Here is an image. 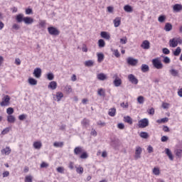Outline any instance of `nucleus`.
I'll return each instance as SVG.
<instances>
[{"mask_svg":"<svg viewBox=\"0 0 182 182\" xmlns=\"http://www.w3.org/2000/svg\"><path fill=\"white\" fill-rule=\"evenodd\" d=\"M10 102H11V97H9V95H5L2 98V102L0 103V105L1 106V107L9 106V105H11Z\"/></svg>","mask_w":182,"mask_h":182,"instance_id":"f257e3e1","label":"nucleus"},{"mask_svg":"<svg viewBox=\"0 0 182 182\" xmlns=\"http://www.w3.org/2000/svg\"><path fill=\"white\" fill-rule=\"evenodd\" d=\"M110 146L113 147L114 150H119L120 146V141L117 139H111Z\"/></svg>","mask_w":182,"mask_h":182,"instance_id":"f03ea898","label":"nucleus"},{"mask_svg":"<svg viewBox=\"0 0 182 182\" xmlns=\"http://www.w3.org/2000/svg\"><path fill=\"white\" fill-rule=\"evenodd\" d=\"M48 33L52 35L53 36H58L60 31L59 30L53 26H50L48 28Z\"/></svg>","mask_w":182,"mask_h":182,"instance_id":"7ed1b4c3","label":"nucleus"},{"mask_svg":"<svg viewBox=\"0 0 182 182\" xmlns=\"http://www.w3.org/2000/svg\"><path fill=\"white\" fill-rule=\"evenodd\" d=\"M152 65L156 69H163V63L159 58H154L152 60Z\"/></svg>","mask_w":182,"mask_h":182,"instance_id":"20e7f679","label":"nucleus"},{"mask_svg":"<svg viewBox=\"0 0 182 182\" xmlns=\"http://www.w3.org/2000/svg\"><path fill=\"white\" fill-rule=\"evenodd\" d=\"M138 126L139 129H144L145 127H147V126H149V119L144 118L139 120Z\"/></svg>","mask_w":182,"mask_h":182,"instance_id":"39448f33","label":"nucleus"},{"mask_svg":"<svg viewBox=\"0 0 182 182\" xmlns=\"http://www.w3.org/2000/svg\"><path fill=\"white\" fill-rule=\"evenodd\" d=\"M143 151V149H141V147L136 146L135 149V156L134 159L135 160H139V159L141 158V152Z\"/></svg>","mask_w":182,"mask_h":182,"instance_id":"423d86ee","label":"nucleus"},{"mask_svg":"<svg viewBox=\"0 0 182 182\" xmlns=\"http://www.w3.org/2000/svg\"><path fill=\"white\" fill-rule=\"evenodd\" d=\"M53 100L56 102H60L63 97V93L62 92H58L56 94H53Z\"/></svg>","mask_w":182,"mask_h":182,"instance_id":"0eeeda50","label":"nucleus"},{"mask_svg":"<svg viewBox=\"0 0 182 182\" xmlns=\"http://www.w3.org/2000/svg\"><path fill=\"white\" fill-rule=\"evenodd\" d=\"M128 80L132 85H137V83H139V80L133 74H129L128 75Z\"/></svg>","mask_w":182,"mask_h":182,"instance_id":"6e6552de","label":"nucleus"},{"mask_svg":"<svg viewBox=\"0 0 182 182\" xmlns=\"http://www.w3.org/2000/svg\"><path fill=\"white\" fill-rule=\"evenodd\" d=\"M33 75L36 77V79H39L41 76H42V69L40 68H36L34 69Z\"/></svg>","mask_w":182,"mask_h":182,"instance_id":"1a4fd4ad","label":"nucleus"},{"mask_svg":"<svg viewBox=\"0 0 182 182\" xmlns=\"http://www.w3.org/2000/svg\"><path fill=\"white\" fill-rule=\"evenodd\" d=\"M127 63L128 65H131V66H136L139 63V60L129 57L127 58Z\"/></svg>","mask_w":182,"mask_h":182,"instance_id":"9d476101","label":"nucleus"},{"mask_svg":"<svg viewBox=\"0 0 182 182\" xmlns=\"http://www.w3.org/2000/svg\"><path fill=\"white\" fill-rule=\"evenodd\" d=\"M11 151H12V150L11 149V148L9 146H6V148H4L1 150V153L2 156H9V154H11Z\"/></svg>","mask_w":182,"mask_h":182,"instance_id":"9b49d317","label":"nucleus"},{"mask_svg":"<svg viewBox=\"0 0 182 182\" xmlns=\"http://www.w3.org/2000/svg\"><path fill=\"white\" fill-rule=\"evenodd\" d=\"M178 46L177 39L173 38L169 41V46L170 48H177Z\"/></svg>","mask_w":182,"mask_h":182,"instance_id":"f8f14e48","label":"nucleus"},{"mask_svg":"<svg viewBox=\"0 0 182 182\" xmlns=\"http://www.w3.org/2000/svg\"><path fill=\"white\" fill-rule=\"evenodd\" d=\"M165 153L166 156H168L171 161H173V160H174V156H173V153H171V150H170V149L168 148L165 149Z\"/></svg>","mask_w":182,"mask_h":182,"instance_id":"ddd939ff","label":"nucleus"},{"mask_svg":"<svg viewBox=\"0 0 182 182\" xmlns=\"http://www.w3.org/2000/svg\"><path fill=\"white\" fill-rule=\"evenodd\" d=\"M101 38L106 39L107 41H110V34L106 31H102L100 33Z\"/></svg>","mask_w":182,"mask_h":182,"instance_id":"4468645a","label":"nucleus"},{"mask_svg":"<svg viewBox=\"0 0 182 182\" xmlns=\"http://www.w3.org/2000/svg\"><path fill=\"white\" fill-rule=\"evenodd\" d=\"M141 48L142 49H150V42L147 40L144 41L141 45Z\"/></svg>","mask_w":182,"mask_h":182,"instance_id":"2eb2a0df","label":"nucleus"},{"mask_svg":"<svg viewBox=\"0 0 182 182\" xmlns=\"http://www.w3.org/2000/svg\"><path fill=\"white\" fill-rule=\"evenodd\" d=\"M113 22L114 27L119 28V26H120V23H122V18L116 17L115 19H114Z\"/></svg>","mask_w":182,"mask_h":182,"instance_id":"dca6fc26","label":"nucleus"},{"mask_svg":"<svg viewBox=\"0 0 182 182\" xmlns=\"http://www.w3.org/2000/svg\"><path fill=\"white\" fill-rule=\"evenodd\" d=\"M48 89H51V90H55L56 87H58V83L55 81H51L48 85Z\"/></svg>","mask_w":182,"mask_h":182,"instance_id":"f3484780","label":"nucleus"},{"mask_svg":"<svg viewBox=\"0 0 182 182\" xmlns=\"http://www.w3.org/2000/svg\"><path fill=\"white\" fill-rule=\"evenodd\" d=\"M97 62L99 63H102V62H103V60H105V54H103V53H97Z\"/></svg>","mask_w":182,"mask_h":182,"instance_id":"a211bd4d","label":"nucleus"},{"mask_svg":"<svg viewBox=\"0 0 182 182\" xmlns=\"http://www.w3.org/2000/svg\"><path fill=\"white\" fill-rule=\"evenodd\" d=\"M23 22L26 23V25H32V23L33 22V18L31 17H24Z\"/></svg>","mask_w":182,"mask_h":182,"instance_id":"6ab92c4d","label":"nucleus"},{"mask_svg":"<svg viewBox=\"0 0 182 182\" xmlns=\"http://www.w3.org/2000/svg\"><path fill=\"white\" fill-rule=\"evenodd\" d=\"M83 152V148L82 146H77L74 149V154L76 156H78V154H81V153Z\"/></svg>","mask_w":182,"mask_h":182,"instance_id":"aec40b11","label":"nucleus"},{"mask_svg":"<svg viewBox=\"0 0 182 182\" xmlns=\"http://www.w3.org/2000/svg\"><path fill=\"white\" fill-rule=\"evenodd\" d=\"M141 72H143V73H146L149 72V70H150V68L149 67V65H147V64H142L141 67Z\"/></svg>","mask_w":182,"mask_h":182,"instance_id":"412c9836","label":"nucleus"},{"mask_svg":"<svg viewBox=\"0 0 182 182\" xmlns=\"http://www.w3.org/2000/svg\"><path fill=\"white\" fill-rule=\"evenodd\" d=\"M169 73L170 75H171V76H173V77H177V76H178V70L172 68L169 70Z\"/></svg>","mask_w":182,"mask_h":182,"instance_id":"4be33fe9","label":"nucleus"},{"mask_svg":"<svg viewBox=\"0 0 182 182\" xmlns=\"http://www.w3.org/2000/svg\"><path fill=\"white\" fill-rule=\"evenodd\" d=\"M173 9L175 12H180V11H182V5L176 4L173 6Z\"/></svg>","mask_w":182,"mask_h":182,"instance_id":"5701e85b","label":"nucleus"},{"mask_svg":"<svg viewBox=\"0 0 182 182\" xmlns=\"http://www.w3.org/2000/svg\"><path fill=\"white\" fill-rule=\"evenodd\" d=\"M124 122H125V123H128V124H133V119L130 116L124 117Z\"/></svg>","mask_w":182,"mask_h":182,"instance_id":"b1692460","label":"nucleus"},{"mask_svg":"<svg viewBox=\"0 0 182 182\" xmlns=\"http://www.w3.org/2000/svg\"><path fill=\"white\" fill-rule=\"evenodd\" d=\"M84 65L87 68H92V66H93V65H95V61H93L92 60H86L85 62Z\"/></svg>","mask_w":182,"mask_h":182,"instance_id":"393cba45","label":"nucleus"},{"mask_svg":"<svg viewBox=\"0 0 182 182\" xmlns=\"http://www.w3.org/2000/svg\"><path fill=\"white\" fill-rule=\"evenodd\" d=\"M113 83L116 87H119V86L122 85V79L117 77L114 80Z\"/></svg>","mask_w":182,"mask_h":182,"instance_id":"a878e982","label":"nucleus"},{"mask_svg":"<svg viewBox=\"0 0 182 182\" xmlns=\"http://www.w3.org/2000/svg\"><path fill=\"white\" fill-rule=\"evenodd\" d=\"M28 83L29 85H31V86H36V85H38V80H36L34 78L32 77H29L28 78Z\"/></svg>","mask_w":182,"mask_h":182,"instance_id":"bb28decb","label":"nucleus"},{"mask_svg":"<svg viewBox=\"0 0 182 182\" xmlns=\"http://www.w3.org/2000/svg\"><path fill=\"white\" fill-rule=\"evenodd\" d=\"M23 18H25V17H23V14H18L16 16V21H17L18 23H21V22L23 21Z\"/></svg>","mask_w":182,"mask_h":182,"instance_id":"cd10ccee","label":"nucleus"},{"mask_svg":"<svg viewBox=\"0 0 182 182\" xmlns=\"http://www.w3.org/2000/svg\"><path fill=\"white\" fill-rule=\"evenodd\" d=\"M33 146L34 149H36V150H39L42 147V142L35 141L33 144Z\"/></svg>","mask_w":182,"mask_h":182,"instance_id":"c85d7f7f","label":"nucleus"},{"mask_svg":"<svg viewBox=\"0 0 182 182\" xmlns=\"http://www.w3.org/2000/svg\"><path fill=\"white\" fill-rule=\"evenodd\" d=\"M171 29H173V25L170 23H166L164 27V31H166V32H170Z\"/></svg>","mask_w":182,"mask_h":182,"instance_id":"c756f323","label":"nucleus"},{"mask_svg":"<svg viewBox=\"0 0 182 182\" xmlns=\"http://www.w3.org/2000/svg\"><path fill=\"white\" fill-rule=\"evenodd\" d=\"M90 123V121L86 118H84L83 120L81 122V124L84 127H87Z\"/></svg>","mask_w":182,"mask_h":182,"instance_id":"7c9ffc66","label":"nucleus"},{"mask_svg":"<svg viewBox=\"0 0 182 182\" xmlns=\"http://www.w3.org/2000/svg\"><path fill=\"white\" fill-rule=\"evenodd\" d=\"M109 116L111 117H114L116 116V108H111L108 112Z\"/></svg>","mask_w":182,"mask_h":182,"instance_id":"2f4dec72","label":"nucleus"},{"mask_svg":"<svg viewBox=\"0 0 182 182\" xmlns=\"http://www.w3.org/2000/svg\"><path fill=\"white\" fill-rule=\"evenodd\" d=\"M15 120H16V119L14 115H9L7 117V122H9V123H15Z\"/></svg>","mask_w":182,"mask_h":182,"instance_id":"473e14b6","label":"nucleus"},{"mask_svg":"<svg viewBox=\"0 0 182 182\" xmlns=\"http://www.w3.org/2000/svg\"><path fill=\"white\" fill-rule=\"evenodd\" d=\"M97 79H99V80H106L107 77L104 73H100L97 75Z\"/></svg>","mask_w":182,"mask_h":182,"instance_id":"72a5a7b5","label":"nucleus"},{"mask_svg":"<svg viewBox=\"0 0 182 182\" xmlns=\"http://www.w3.org/2000/svg\"><path fill=\"white\" fill-rule=\"evenodd\" d=\"M64 144H65V143L63 141H60V142L55 141L53 143L54 147L62 148V147H63Z\"/></svg>","mask_w":182,"mask_h":182,"instance_id":"f704fd0d","label":"nucleus"},{"mask_svg":"<svg viewBox=\"0 0 182 182\" xmlns=\"http://www.w3.org/2000/svg\"><path fill=\"white\" fill-rule=\"evenodd\" d=\"M124 10L125 12H133V8L130 5H126L124 6Z\"/></svg>","mask_w":182,"mask_h":182,"instance_id":"c9c22d12","label":"nucleus"},{"mask_svg":"<svg viewBox=\"0 0 182 182\" xmlns=\"http://www.w3.org/2000/svg\"><path fill=\"white\" fill-rule=\"evenodd\" d=\"M97 95L99 96H102L103 97H105V96H106V92H105V90H103V88H100L97 91Z\"/></svg>","mask_w":182,"mask_h":182,"instance_id":"e433bc0d","label":"nucleus"},{"mask_svg":"<svg viewBox=\"0 0 182 182\" xmlns=\"http://www.w3.org/2000/svg\"><path fill=\"white\" fill-rule=\"evenodd\" d=\"M139 136L141 139H149V133L146 132H141Z\"/></svg>","mask_w":182,"mask_h":182,"instance_id":"4c0bfd02","label":"nucleus"},{"mask_svg":"<svg viewBox=\"0 0 182 182\" xmlns=\"http://www.w3.org/2000/svg\"><path fill=\"white\" fill-rule=\"evenodd\" d=\"M105 45H106V43H105V40L100 39L98 41V46H99V48H105Z\"/></svg>","mask_w":182,"mask_h":182,"instance_id":"58836bf2","label":"nucleus"},{"mask_svg":"<svg viewBox=\"0 0 182 182\" xmlns=\"http://www.w3.org/2000/svg\"><path fill=\"white\" fill-rule=\"evenodd\" d=\"M175 154L176 157H178V159H181L182 157V150L181 149H176L175 151Z\"/></svg>","mask_w":182,"mask_h":182,"instance_id":"ea45409f","label":"nucleus"},{"mask_svg":"<svg viewBox=\"0 0 182 182\" xmlns=\"http://www.w3.org/2000/svg\"><path fill=\"white\" fill-rule=\"evenodd\" d=\"M181 53V48L178 47L175 51H173L174 56H178Z\"/></svg>","mask_w":182,"mask_h":182,"instance_id":"a19ab883","label":"nucleus"},{"mask_svg":"<svg viewBox=\"0 0 182 182\" xmlns=\"http://www.w3.org/2000/svg\"><path fill=\"white\" fill-rule=\"evenodd\" d=\"M167 122H168V117H164V118H162L161 119H157L156 123H159V124L167 123Z\"/></svg>","mask_w":182,"mask_h":182,"instance_id":"79ce46f5","label":"nucleus"},{"mask_svg":"<svg viewBox=\"0 0 182 182\" xmlns=\"http://www.w3.org/2000/svg\"><path fill=\"white\" fill-rule=\"evenodd\" d=\"M137 102L138 103H139V105H143V103H144V97L143 96L138 97Z\"/></svg>","mask_w":182,"mask_h":182,"instance_id":"37998d69","label":"nucleus"},{"mask_svg":"<svg viewBox=\"0 0 182 182\" xmlns=\"http://www.w3.org/2000/svg\"><path fill=\"white\" fill-rule=\"evenodd\" d=\"M47 79L48 80H53V79H55V75H53V73H50L47 74Z\"/></svg>","mask_w":182,"mask_h":182,"instance_id":"c03bdc74","label":"nucleus"},{"mask_svg":"<svg viewBox=\"0 0 182 182\" xmlns=\"http://www.w3.org/2000/svg\"><path fill=\"white\" fill-rule=\"evenodd\" d=\"M76 172L78 174H83V167L82 166L76 167Z\"/></svg>","mask_w":182,"mask_h":182,"instance_id":"a18cd8bd","label":"nucleus"},{"mask_svg":"<svg viewBox=\"0 0 182 182\" xmlns=\"http://www.w3.org/2000/svg\"><path fill=\"white\" fill-rule=\"evenodd\" d=\"M153 173L155 176H159L160 175V169H159V168H153Z\"/></svg>","mask_w":182,"mask_h":182,"instance_id":"49530a36","label":"nucleus"},{"mask_svg":"<svg viewBox=\"0 0 182 182\" xmlns=\"http://www.w3.org/2000/svg\"><path fill=\"white\" fill-rule=\"evenodd\" d=\"M58 173H60V174L65 173V168L63 166H59L57 168Z\"/></svg>","mask_w":182,"mask_h":182,"instance_id":"de8ad7c7","label":"nucleus"},{"mask_svg":"<svg viewBox=\"0 0 182 182\" xmlns=\"http://www.w3.org/2000/svg\"><path fill=\"white\" fill-rule=\"evenodd\" d=\"M158 21L159 22H161V23H163V22L166 21V16H164V15L159 16V17L158 18Z\"/></svg>","mask_w":182,"mask_h":182,"instance_id":"09e8293b","label":"nucleus"},{"mask_svg":"<svg viewBox=\"0 0 182 182\" xmlns=\"http://www.w3.org/2000/svg\"><path fill=\"white\" fill-rule=\"evenodd\" d=\"M12 29H14V31H19L21 29V26L18 24L14 23L12 26Z\"/></svg>","mask_w":182,"mask_h":182,"instance_id":"8fccbe9b","label":"nucleus"},{"mask_svg":"<svg viewBox=\"0 0 182 182\" xmlns=\"http://www.w3.org/2000/svg\"><path fill=\"white\" fill-rule=\"evenodd\" d=\"M120 43L122 45H126L127 43V37H124L122 38H120Z\"/></svg>","mask_w":182,"mask_h":182,"instance_id":"3c124183","label":"nucleus"},{"mask_svg":"<svg viewBox=\"0 0 182 182\" xmlns=\"http://www.w3.org/2000/svg\"><path fill=\"white\" fill-rule=\"evenodd\" d=\"M164 63H170V62H171V60H170V58L167 57V56H164V60H163Z\"/></svg>","mask_w":182,"mask_h":182,"instance_id":"603ef678","label":"nucleus"},{"mask_svg":"<svg viewBox=\"0 0 182 182\" xmlns=\"http://www.w3.org/2000/svg\"><path fill=\"white\" fill-rule=\"evenodd\" d=\"M121 107H123V109H129V102L124 103L122 102L120 104Z\"/></svg>","mask_w":182,"mask_h":182,"instance_id":"864d4df0","label":"nucleus"},{"mask_svg":"<svg viewBox=\"0 0 182 182\" xmlns=\"http://www.w3.org/2000/svg\"><path fill=\"white\" fill-rule=\"evenodd\" d=\"M6 113L7 114H9L11 116V114H12L14 113V108L12 107H9L7 109H6Z\"/></svg>","mask_w":182,"mask_h":182,"instance_id":"5fc2aeb1","label":"nucleus"},{"mask_svg":"<svg viewBox=\"0 0 182 182\" xmlns=\"http://www.w3.org/2000/svg\"><path fill=\"white\" fill-rule=\"evenodd\" d=\"M162 52L164 55H169L170 54V50L167 48H164L162 49Z\"/></svg>","mask_w":182,"mask_h":182,"instance_id":"6e6d98bb","label":"nucleus"},{"mask_svg":"<svg viewBox=\"0 0 182 182\" xmlns=\"http://www.w3.org/2000/svg\"><path fill=\"white\" fill-rule=\"evenodd\" d=\"M80 159H87V157H89V156L87 155V152H82V154L80 155Z\"/></svg>","mask_w":182,"mask_h":182,"instance_id":"4d7b16f0","label":"nucleus"},{"mask_svg":"<svg viewBox=\"0 0 182 182\" xmlns=\"http://www.w3.org/2000/svg\"><path fill=\"white\" fill-rule=\"evenodd\" d=\"M32 176H27L25 177V182H32Z\"/></svg>","mask_w":182,"mask_h":182,"instance_id":"13d9d810","label":"nucleus"},{"mask_svg":"<svg viewBox=\"0 0 182 182\" xmlns=\"http://www.w3.org/2000/svg\"><path fill=\"white\" fill-rule=\"evenodd\" d=\"M97 124L98 126H101V127H105V126H106V123H105V122H102V121H98V122H97Z\"/></svg>","mask_w":182,"mask_h":182,"instance_id":"bf43d9fd","label":"nucleus"},{"mask_svg":"<svg viewBox=\"0 0 182 182\" xmlns=\"http://www.w3.org/2000/svg\"><path fill=\"white\" fill-rule=\"evenodd\" d=\"M167 140H168V136H163L161 138V141H162L163 143H165V141H167Z\"/></svg>","mask_w":182,"mask_h":182,"instance_id":"052dcab7","label":"nucleus"},{"mask_svg":"<svg viewBox=\"0 0 182 182\" xmlns=\"http://www.w3.org/2000/svg\"><path fill=\"white\" fill-rule=\"evenodd\" d=\"M68 167L70 170H73L75 168V164L73 162H70Z\"/></svg>","mask_w":182,"mask_h":182,"instance_id":"680f3d73","label":"nucleus"},{"mask_svg":"<svg viewBox=\"0 0 182 182\" xmlns=\"http://www.w3.org/2000/svg\"><path fill=\"white\" fill-rule=\"evenodd\" d=\"M117 127H118V129H120V130H123V129H124V124L119 123L117 124Z\"/></svg>","mask_w":182,"mask_h":182,"instance_id":"e2e57ef3","label":"nucleus"},{"mask_svg":"<svg viewBox=\"0 0 182 182\" xmlns=\"http://www.w3.org/2000/svg\"><path fill=\"white\" fill-rule=\"evenodd\" d=\"M7 133H9V128H6L1 132V134H7Z\"/></svg>","mask_w":182,"mask_h":182,"instance_id":"0e129e2a","label":"nucleus"},{"mask_svg":"<svg viewBox=\"0 0 182 182\" xmlns=\"http://www.w3.org/2000/svg\"><path fill=\"white\" fill-rule=\"evenodd\" d=\"M26 15H31V14H33L32 9H26Z\"/></svg>","mask_w":182,"mask_h":182,"instance_id":"69168bd1","label":"nucleus"},{"mask_svg":"<svg viewBox=\"0 0 182 182\" xmlns=\"http://www.w3.org/2000/svg\"><path fill=\"white\" fill-rule=\"evenodd\" d=\"M149 114H151V116H153V114H154V108H151L150 109H149L148 111Z\"/></svg>","mask_w":182,"mask_h":182,"instance_id":"338daca9","label":"nucleus"},{"mask_svg":"<svg viewBox=\"0 0 182 182\" xmlns=\"http://www.w3.org/2000/svg\"><path fill=\"white\" fill-rule=\"evenodd\" d=\"M162 107H163V109H168V103L163 102Z\"/></svg>","mask_w":182,"mask_h":182,"instance_id":"774afa93","label":"nucleus"}]
</instances>
